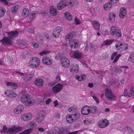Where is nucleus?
<instances>
[{"label":"nucleus","instance_id":"1","mask_svg":"<svg viewBox=\"0 0 134 134\" xmlns=\"http://www.w3.org/2000/svg\"><path fill=\"white\" fill-rule=\"evenodd\" d=\"M21 101L23 103H25L26 106L32 105L34 103V100L31 99L30 95L29 94H24L21 97Z\"/></svg>","mask_w":134,"mask_h":134},{"label":"nucleus","instance_id":"2","mask_svg":"<svg viewBox=\"0 0 134 134\" xmlns=\"http://www.w3.org/2000/svg\"><path fill=\"white\" fill-rule=\"evenodd\" d=\"M40 59L37 57L31 58L29 63V67L31 68H35L38 67L40 63Z\"/></svg>","mask_w":134,"mask_h":134},{"label":"nucleus","instance_id":"3","mask_svg":"<svg viewBox=\"0 0 134 134\" xmlns=\"http://www.w3.org/2000/svg\"><path fill=\"white\" fill-rule=\"evenodd\" d=\"M110 33L111 35L115 36L117 37H120L122 35L120 30L115 26H113L111 27Z\"/></svg>","mask_w":134,"mask_h":134},{"label":"nucleus","instance_id":"4","mask_svg":"<svg viewBox=\"0 0 134 134\" xmlns=\"http://www.w3.org/2000/svg\"><path fill=\"white\" fill-rule=\"evenodd\" d=\"M79 116V114L76 113L73 114H69L66 117V121L69 124L72 123L77 120Z\"/></svg>","mask_w":134,"mask_h":134},{"label":"nucleus","instance_id":"5","mask_svg":"<svg viewBox=\"0 0 134 134\" xmlns=\"http://www.w3.org/2000/svg\"><path fill=\"white\" fill-rule=\"evenodd\" d=\"M105 95L106 98L110 100H115L116 99V97L113 94L110 89L106 88L105 89Z\"/></svg>","mask_w":134,"mask_h":134},{"label":"nucleus","instance_id":"6","mask_svg":"<svg viewBox=\"0 0 134 134\" xmlns=\"http://www.w3.org/2000/svg\"><path fill=\"white\" fill-rule=\"evenodd\" d=\"M105 95L106 98L110 100H115L116 99V97L113 94L110 89L106 88L105 89Z\"/></svg>","mask_w":134,"mask_h":134},{"label":"nucleus","instance_id":"7","mask_svg":"<svg viewBox=\"0 0 134 134\" xmlns=\"http://www.w3.org/2000/svg\"><path fill=\"white\" fill-rule=\"evenodd\" d=\"M116 49L119 52H122L127 49L128 46L125 44H122L121 42H117L115 44Z\"/></svg>","mask_w":134,"mask_h":134},{"label":"nucleus","instance_id":"8","mask_svg":"<svg viewBox=\"0 0 134 134\" xmlns=\"http://www.w3.org/2000/svg\"><path fill=\"white\" fill-rule=\"evenodd\" d=\"M45 114V112L43 110L40 111L37 114L36 120L38 123H40L43 120Z\"/></svg>","mask_w":134,"mask_h":134},{"label":"nucleus","instance_id":"9","mask_svg":"<svg viewBox=\"0 0 134 134\" xmlns=\"http://www.w3.org/2000/svg\"><path fill=\"white\" fill-rule=\"evenodd\" d=\"M60 62L64 68H67L70 65L69 60L66 57H62L61 59Z\"/></svg>","mask_w":134,"mask_h":134},{"label":"nucleus","instance_id":"10","mask_svg":"<svg viewBox=\"0 0 134 134\" xmlns=\"http://www.w3.org/2000/svg\"><path fill=\"white\" fill-rule=\"evenodd\" d=\"M91 107L85 105L81 109V113L83 115H87L91 113Z\"/></svg>","mask_w":134,"mask_h":134},{"label":"nucleus","instance_id":"11","mask_svg":"<svg viewBox=\"0 0 134 134\" xmlns=\"http://www.w3.org/2000/svg\"><path fill=\"white\" fill-rule=\"evenodd\" d=\"M22 130V127H21L13 125L12 127L9 128L8 131L9 133H12L14 132L17 133L21 131Z\"/></svg>","mask_w":134,"mask_h":134},{"label":"nucleus","instance_id":"12","mask_svg":"<svg viewBox=\"0 0 134 134\" xmlns=\"http://www.w3.org/2000/svg\"><path fill=\"white\" fill-rule=\"evenodd\" d=\"M109 124V122L107 119L100 120L98 122V125L99 127L103 128L108 126Z\"/></svg>","mask_w":134,"mask_h":134},{"label":"nucleus","instance_id":"13","mask_svg":"<svg viewBox=\"0 0 134 134\" xmlns=\"http://www.w3.org/2000/svg\"><path fill=\"white\" fill-rule=\"evenodd\" d=\"M79 44V41L77 39L72 40L69 42V46L71 48L76 49L78 47Z\"/></svg>","mask_w":134,"mask_h":134},{"label":"nucleus","instance_id":"14","mask_svg":"<svg viewBox=\"0 0 134 134\" xmlns=\"http://www.w3.org/2000/svg\"><path fill=\"white\" fill-rule=\"evenodd\" d=\"M70 55L71 57L77 59H81L82 56L81 53L79 51L74 52L73 53H70Z\"/></svg>","mask_w":134,"mask_h":134},{"label":"nucleus","instance_id":"15","mask_svg":"<svg viewBox=\"0 0 134 134\" xmlns=\"http://www.w3.org/2000/svg\"><path fill=\"white\" fill-rule=\"evenodd\" d=\"M9 37L12 39L16 37L19 34L18 32L17 31H13L6 32Z\"/></svg>","mask_w":134,"mask_h":134},{"label":"nucleus","instance_id":"16","mask_svg":"<svg viewBox=\"0 0 134 134\" xmlns=\"http://www.w3.org/2000/svg\"><path fill=\"white\" fill-rule=\"evenodd\" d=\"M63 85L61 84H58L56 85L52 88L53 92L54 93H57L59 92L63 88Z\"/></svg>","mask_w":134,"mask_h":134},{"label":"nucleus","instance_id":"17","mask_svg":"<svg viewBox=\"0 0 134 134\" xmlns=\"http://www.w3.org/2000/svg\"><path fill=\"white\" fill-rule=\"evenodd\" d=\"M79 68L78 65L74 64L71 65L70 67V71L71 72L77 73L79 72Z\"/></svg>","mask_w":134,"mask_h":134},{"label":"nucleus","instance_id":"18","mask_svg":"<svg viewBox=\"0 0 134 134\" xmlns=\"http://www.w3.org/2000/svg\"><path fill=\"white\" fill-rule=\"evenodd\" d=\"M32 117V115L31 113H28L22 115L21 119L24 121H27L30 120Z\"/></svg>","mask_w":134,"mask_h":134},{"label":"nucleus","instance_id":"19","mask_svg":"<svg viewBox=\"0 0 134 134\" xmlns=\"http://www.w3.org/2000/svg\"><path fill=\"white\" fill-rule=\"evenodd\" d=\"M62 30L61 27H57L54 30L53 32V35L55 37H58L59 36L60 33Z\"/></svg>","mask_w":134,"mask_h":134},{"label":"nucleus","instance_id":"20","mask_svg":"<svg viewBox=\"0 0 134 134\" xmlns=\"http://www.w3.org/2000/svg\"><path fill=\"white\" fill-rule=\"evenodd\" d=\"M5 94L8 97L12 98L16 97L17 94L11 90H7L4 92Z\"/></svg>","mask_w":134,"mask_h":134},{"label":"nucleus","instance_id":"21","mask_svg":"<svg viewBox=\"0 0 134 134\" xmlns=\"http://www.w3.org/2000/svg\"><path fill=\"white\" fill-rule=\"evenodd\" d=\"M24 109V106L22 105H19L14 110L15 114H20Z\"/></svg>","mask_w":134,"mask_h":134},{"label":"nucleus","instance_id":"22","mask_svg":"<svg viewBox=\"0 0 134 134\" xmlns=\"http://www.w3.org/2000/svg\"><path fill=\"white\" fill-rule=\"evenodd\" d=\"M43 63L47 65H49L52 64V61L51 59L47 56H45L42 58Z\"/></svg>","mask_w":134,"mask_h":134},{"label":"nucleus","instance_id":"23","mask_svg":"<svg viewBox=\"0 0 134 134\" xmlns=\"http://www.w3.org/2000/svg\"><path fill=\"white\" fill-rule=\"evenodd\" d=\"M66 5L65 1V0H62L58 4L57 8L58 9L60 10L62 8H64Z\"/></svg>","mask_w":134,"mask_h":134},{"label":"nucleus","instance_id":"24","mask_svg":"<svg viewBox=\"0 0 134 134\" xmlns=\"http://www.w3.org/2000/svg\"><path fill=\"white\" fill-rule=\"evenodd\" d=\"M38 14V11H32L29 15V17L31 21L35 19L36 16Z\"/></svg>","mask_w":134,"mask_h":134},{"label":"nucleus","instance_id":"25","mask_svg":"<svg viewBox=\"0 0 134 134\" xmlns=\"http://www.w3.org/2000/svg\"><path fill=\"white\" fill-rule=\"evenodd\" d=\"M35 83L36 86L38 87H41L43 85L44 82L42 79L39 78L36 79Z\"/></svg>","mask_w":134,"mask_h":134},{"label":"nucleus","instance_id":"26","mask_svg":"<svg viewBox=\"0 0 134 134\" xmlns=\"http://www.w3.org/2000/svg\"><path fill=\"white\" fill-rule=\"evenodd\" d=\"M126 10L125 8H122L120 10L119 16L120 18H123L125 17L126 15Z\"/></svg>","mask_w":134,"mask_h":134},{"label":"nucleus","instance_id":"27","mask_svg":"<svg viewBox=\"0 0 134 134\" xmlns=\"http://www.w3.org/2000/svg\"><path fill=\"white\" fill-rule=\"evenodd\" d=\"M93 26L94 29L97 31H99L100 29V24L96 20H94L92 24Z\"/></svg>","mask_w":134,"mask_h":134},{"label":"nucleus","instance_id":"28","mask_svg":"<svg viewBox=\"0 0 134 134\" xmlns=\"http://www.w3.org/2000/svg\"><path fill=\"white\" fill-rule=\"evenodd\" d=\"M116 17L115 14L114 13L110 12L108 15V19L110 22H114Z\"/></svg>","mask_w":134,"mask_h":134},{"label":"nucleus","instance_id":"29","mask_svg":"<svg viewBox=\"0 0 134 134\" xmlns=\"http://www.w3.org/2000/svg\"><path fill=\"white\" fill-rule=\"evenodd\" d=\"M29 13V10L26 8H24L21 13V16L24 18H26L28 15Z\"/></svg>","mask_w":134,"mask_h":134},{"label":"nucleus","instance_id":"30","mask_svg":"<svg viewBox=\"0 0 134 134\" xmlns=\"http://www.w3.org/2000/svg\"><path fill=\"white\" fill-rule=\"evenodd\" d=\"M132 96H134V86H131L130 90V92H128L127 95H126V96L127 97H131Z\"/></svg>","mask_w":134,"mask_h":134},{"label":"nucleus","instance_id":"31","mask_svg":"<svg viewBox=\"0 0 134 134\" xmlns=\"http://www.w3.org/2000/svg\"><path fill=\"white\" fill-rule=\"evenodd\" d=\"M57 131L59 134H63L64 132L68 131V130L67 128L66 127H62L58 128L57 129Z\"/></svg>","mask_w":134,"mask_h":134},{"label":"nucleus","instance_id":"32","mask_svg":"<svg viewBox=\"0 0 134 134\" xmlns=\"http://www.w3.org/2000/svg\"><path fill=\"white\" fill-rule=\"evenodd\" d=\"M6 85L8 86H10L12 89H15L17 88V85L16 83L12 82H8L6 83Z\"/></svg>","mask_w":134,"mask_h":134},{"label":"nucleus","instance_id":"33","mask_svg":"<svg viewBox=\"0 0 134 134\" xmlns=\"http://www.w3.org/2000/svg\"><path fill=\"white\" fill-rule=\"evenodd\" d=\"M19 7V5H14L11 8L10 11L13 14H15L16 12L17 11Z\"/></svg>","mask_w":134,"mask_h":134},{"label":"nucleus","instance_id":"34","mask_svg":"<svg viewBox=\"0 0 134 134\" xmlns=\"http://www.w3.org/2000/svg\"><path fill=\"white\" fill-rule=\"evenodd\" d=\"M10 38L9 37H5L2 40V42H4L6 43L10 44H12V41L11 40L9 39Z\"/></svg>","mask_w":134,"mask_h":134},{"label":"nucleus","instance_id":"35","mask_svg":"<svg viewBox=\"0 0 134 134\" xmlns=\"http://www.w3.org/2000/svg\"><path fill=\"white\" fill-rule=\"evenodd\" d=\"M36 39L37 41L41 44H43V37L40 35L39 34H37L36 35Z\"/></svg>","mask_w":134,"mask_h":134},{"label":"nucleus","instance_id":"36","mask_svg":"<svg viewBox=\"0 0 134 134\" xmlns=\"http://www.w3.org/2000/svg\"><path fill=\"white\" fill-rule=\"evenodd\" d=\"M111 6L112 4L109 2L103 5V8L105 10H108L111 8Z\"/></svg>","mask_w":134,"mask_h":134},{"label":"nucleus","instance_id":"37","mask_svg":"<svg viewBox=\"0 0 134 134\" xmlns=\"http://www.w3.org/2000/svg\"><path fill=\"white\" fill-rule=\"evenodd\" d=\"M50 12L51 14L53 15H55L57 13L56 9L52 6L50 7Z\"/></svg>","mask_w":134,"mask_h":134},{"label":"nucleus","instance_id":"38","mask_svg":"<svg viewBox=\"0 0 134 134\" xmlns=\"http://www.w3.org/2000/svg\"><path fill=\"white\" fill-rule=\"evenodd\" d=\"M32 78V76L30 74L25 75L24 76L23 80L25 81H27L31 80Z\"/></svg>","mask_w":134,"mask_h":134},{"label":"nucleus","instance_id":"39","mask_svg":"<svg viewBox=\"0 0 134 134\" xmlns=\"http://www.w3.org/2000/svg\"><path fill=\"white\" fill-rule=\"evenodd\" d=\"M77 109V107L75 105H73L69 107L68 109V111L71 113L75 112Z\"/></svg>","mask_w":134,"mask_h":134},{"label":"nucleus","instance_id":"40","mask_svg":"<svg viewBox=\"0 0 134 134\" xmlns=\"http://www.w3.org/2000/svg\"><path fill=\"white\" fill-rule=\"evenodd\" d=\"M65 16L66 18L67 19L69 20H71L72 19V16L69 12H65Z\"/></svg>","mask_w":134,"mask_h":134},{"label":"nucleus","instance_id":"41","mask_svg":"<svg viewBox=\"0 0 134 134\" xmlns=\"http://www.w3.org/2000/svg\"><path fill=\"white\" fill-rule=\"evenodd\" d=\"M5 9L2 7H0V17H3L5 14Z\"/></svg>","mask_w":134,"mask_h":134},{"label":"nucleus","instance_id":"42","mask_svg":"<svg viewBox=\"0 0 134 134\" xmlns=\"http://www.w3.org/2000/svg\"><path fill=\"white\" fill-rule=\"evenodd\" d=\"M32 128H29L25 130L23 132H21L19 134H29L32 131Z\"/></svg>","mask_w":134,"mask_h":134},{"label":"nucleus","instance_id":"43","mask_svg":"<svg viewBox=\"0 0 134 134\" xmlns=\"http://www.w3.org/2000/svg\"><path fill=\"white\" fill-rule=\"evenodd\" d=\"M128 60L131 62L132 63H134V54L129 56L128 59Z\"/></svg>","mask_w":134,"mask_h":134},{"label":"nucleus","instance_id":"44","mask_svg":"<svg viewBox=\"0 0 134 134\" xmlns=\"http://www.w3.org/2000/svg\"><path fill=\"white\" fill-rule=\"evenodd\" d=\"M1 131L4 133H9L8 129V128L5 125L4 126L3 129L1 130Z\"/></svg>","mask_w":134,"mask_h":134},{"label":"nucleus","instance_id":"45","mask_svg":"<svg viewBox=\"0 0 134 134\" xmlns=\"http://www.w3.org/2000/svg\"><path fill=\"white\" fill-rule=\"evenodd\" d=\"M73 37V35H71V33H69L67 34L65 37V39L66 41H68L70 39H71Z\"/></svg>","mask_w":134,"mask_h":134},{"label":"nucleus","instance_id":"46","mask_svg":"<svg viewBox=\"0 0 134 134\" xmlns=\"http://www.w3.org/2000/svg\"><path fill=\"white\" fill-rule=\"evenodd\" d=\"M113 42L111 40H107L104 41V44L106 45H110Z\"/></svg>","mask_w":134,"mask_h":134},{"label":"nucleus","instance_id":"47","mask_svg":"<svg viewBox=\"0 0 134 134\" xmlns=\"http://www.w3.org/2000/svg\"><path fill=\"white\" fill-rule=\"evenodd\" d=\"M83 123L86 125H89L91 123V121L90 120L88 119H86L83 121Z\"/></svg>","mask_w":134,"mask_h":134},{"label":"nucleus","instance_id":"48","mask_svg":"<svg viewBox=\"0 0 134 134\" xmlns=\"http://www.w3.org/2000/svg\"><path fill=\"white\" fill-rule=\"evenodd\" d=\"M118 0H110L109 2L112 4V5H114L118 3Z\"/></svg>","mask_w":134,"mask_h":134},{"label":"nucleus","instance_id":"49","mask_svg":"<svg viewBox=\"0 0 134 134\" xmlns=\"http://www.w3.org/2000/svg\"><path fill=\"white\" fill-rule=\"evenodd\" d=\"M91 107V112L93 113L96 111L97 110V108L96 107Z\"/></svg>","mask_w":134,"mask_h":134},{"label":"nucleus","instance_id":"50","mask_svg":"<svg viewBox=\"0 0 134 134\" xmlns=\"http://www.w3.org/2000/svg\"><path fill=\"white\" fill-rule=\"evenodd\" d=\"M50 52L48 51H44L40 53V54L41 55H43L45 54H46Z\"/></svg>","mask_w":134,"mask_h":134},{"label":"nucleus","instance_id":"51","mask_svg":"<svg viewBox=\"0 0 134 134\" xmlns=\"http://www.w3.org/2000/svg\"><path fill=\"white\" fill-rule=\"evenodd\" d=\"M14 72L15 73V74H17L20 76H22L24 75V73L20 72L18 70Z\"/></svg>","mask_w":134,"mask_h":134},{"label":"nucleus","instance_id":"52","mask_svg":"<svg viewBox=\"0 0 134 134\" xmlns=\"http://www.w3.org/2000/svg\"><path fill=\"white\" fill-rule=\"evenodd\" d=\"M54 117L56 119L59 120L60 119V114L59 113H56Z\"/></svg>","mask_w":134,"mask_h":134},{"label":"nucleus","instance_id":"53","mask_svg":"<svg viewBox=\"0 0 134 134\" xmlns=\"http://www.w3.org/2000/svg\"><path fill=\"white\" fill-rule=\"evenodd\" d=\"M30 126L31 127H32L33 128H34L35 127H36L37 125L36 123L34 122H30Z\"/></svg>","mask_w":134,"mask_h":134},{"label":"nucleus","instance_id":"54","mask_svg":"<svg viewBox=\"0 0 134 134\" xmlns=\"http://www.w3.org/2000/svg\"><path fill=\"white\" fill-rule=\"evenodd\" d=\"M114 71L116 73H119L120 72V71L121 72V70L120 68L118 69V68H115Z\"/></svg>","mask_w":134,"mask_h":134},{"label":"nucleus","instance_id":"55","mask_svg":"<svg viewBox=\"0 0 134 134\" xmlns=\"http://www.w3.org/2000/svg\"><path fill=\"white\" fill-rule=\"evenodd\" d=\"M32 45L35 48H37L39 46L38 44L36 43L33 42Z\"/></svg>","mask_w":134,"mask_h":134},{"label":"nucleus","instance_id":"56","mask_svg":"<svg viewBox=\"0 0 134 134\" xmlns=\"http://www.w3.org/2000/svg\"><path fill=\"white\" fill-rule=\"evenodd\" d=\"M75 0H70L69 3V4L71 6H72L74 5L75 2Z\"/></svg>","mask_w":134,"mask_h":134},{"label":"nucleus","instance_id":"57","mask_svg":"<svg viewBox=\"0 0 134 134\" xmlns=\"http://www.w3.org/2000/svg\"><path fill=\"white\" fill-rule=\"evenodd\" d=\"M93 98L95 100L96 103H99V101L98 98H97L96 96H93Z\"/></svg>","mask_w":134,"mask_h":134},{"label":"nucleus","instance_id":"58","mask_svg":"<svg viewBox=\"0 0 134 134\" xmlns=\"http://www.w3.org/2000/svg\"><path fill=\"white\" fill-rule=\"evenodd\" d=\"M127 130H128L129 132L130 133H131L133 131V129H132L131 127H127Z\"/></svg>","mask_w":134,"mask_h":134},{"label":"nucleus","instance_id":"59","mask_svg":"<svg viewBox=\"0 0 134 134\" xmlns=\"http://www.w3.org/2000/svg\"><path fill=\"white\" fill-rule=\"evenodd\" d=\"M81 76H79L78 75L76 76H75V78L78 80L79 81H82V79H81Z\"/></svg>","mask_w":134,"mask_h":134},{"label":"nucleus","instance_id":"60","mask_svg":"<svg viewBox=\"0 0 134 134\" xmlns=\"http://www.w3.org/2000/svg\"><path fill=\"white\" fill-rule=\"evenodd\" d=\"M55 83L53 82H50L48 83V85L50 86H52L55 85Z\"/></svg>","mask_w":134,"mask_h":134},{"label":"nucleus","instance_id":"61","mask_svg":"<svg viewBox=\"0 0 134 134\" xmlns=\"http://www.w3.org/2000/svg\"><path fill=\"white\" fill-rule=\"evenodd\" d=\"M28 32L31 33H34V29H29L27 30Z\"/></svg>","mask_w":134,"mask_h":134},{"label":"nucleus","instance_id":"62","mask_svg":"<svg viewBox=\"0 0 134 134\" xmlns=\"http://www.w3.org/2000/svg\"><path fill=\"white\" fill-rule=\"evenodd\" d=\"M0 2H3L6 5L8 4V2L6 0H0Z\"/></svg>","mask_w":134,"mask_h":134},{"label":"nucleus","instance_id":"63","mask_svg":"<svg viewBox=\"0 0 134 134\" xmlns=\"http://www.w3.org/2000/svg\"><path fill=\"white\" fill-rule=\"evenodd\" d=\"M75 22L76 25L79 24H80V22L79 20L77 18L75 19Z\"/></svg>","mask_w":134,"mask_h":134},{"label":"nucleus","instance_id":"64","mask_svg":"<svg viewBox=\"0 0 134 134\" xmlns=\"http://www.w3.org/2000/svg\"><path fill=\"white\" fill-rule=\"evenodd\" d=\"M77 133V132L76 131L72 132H69L67 133L66 134H76Z\"/></svg>","mask_w":134,"mask_h":134}]
</instances>
